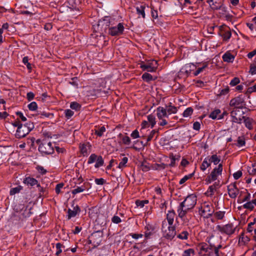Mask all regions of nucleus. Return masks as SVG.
I'll use <instances>...</instances> for the list:
<instances>
[{
  "label": "nucleus",
  "mask_w": 256,
  "mask_h": 256,
  "mask_svg": "<svg viewBox=\"0 0 256 256\" xmlns=\"http://www.w3.org/2000/svg\"><path fill=\"white\" fill-rule=\"evenodd\" d=\"M196 201V195L192 194L188 196L178 208L177 212L178 216L182 220L188 212L194 207Z\"/></svg>",
  "instance_id": "1"
},
{
  "label": "nucleus",
  "mask_w": 256,
  "mask_h": 256,
  "mask_svg": "<svg viewBox=\"0 0 256 256\" xmlns=\"http://www.w3.org/2000/svg\"><path fill=\"white\" fill-rule=\"evenodd\" d=\"M34 128L33 122L28 121L24 124H22L20 126L17 128L16 133V137L18 138H21L25 137Z\"/></svg>",
  "instance_id": "2"
},
{
  "label": "nucleus",
  "mask_w": 256,
  "mask_h": 256,
  "mask_svg": "<svg viewBox=\"0 0 256 256\" xmlns=\"http://www.w3.org/2000/svg\"><path fill=\"white\" fill-rule=\"evenodd\" d=\"M162 230L163 236L170 240H172L176 234L175 227L169 225L167 227V223L166 221H163L162 225Z\"/></svg>",
  "instance_id": "3"
},
{
  "label": "nucleus",
  "mask_w": 256,
  "mask_h": 256,
  "mask_svg": "<svg viewBox=\"0 0 256 256\" xmlns=\"http://www.w3.org/2000/svg\"><path fill=\"white\" fill-rule=\"evenodd\" d=\"M200 210L202 212L201 215L206 218L211 217L214 212L213 204L210 202H204L200 208L199 211Z\"/></svg>",
  "instance_id": "4"
},
{
  "label": "nucleus",
  "mask_w": 256,
  "mask_h": 256,
  "mask_svg": "<svg viewBox=\"0 0 256 256\" xmlns=\"http://www.w3.org/2000/svg\"><path fill=\"white\" fill-rule=\"evenodd\" d=\"M222 164H220L218 167L215 168L206 178V182L207 184H210L212 182L218 179V176L222 174Z\"/></svg>",
  "instance_id": "5"
},
{
  "label": "nucleus",
  "mask_w": 256,
  "mask_h": 256,
  "mask_svg": "<svg viewBox=\"0 0 256 256\" xmlns=\"http://www.w3.org/2000/svg\"><path fill=\"white\" fill-rule=\"evenodd\" d=\"M229 104L230 106H234L235 108H244L245 106L244 96L243 94H240L232 98L230 100Z\"/></svg>",
  "instance_id": "6"
},
{
  "label": "nucleus",
  "mask_w": 256,
  "mask_h": 256,
  "mask_svg": "<svg viewBox=\"0 0 256 256\" xmlns=\"http://www.w3.org/2000/svg\"><path fill=\"white\" fill-rule=\"evenodd\" d=\"M216 228L222 234L230 236L234 232L236 227H234V224L230 223L228 224L222 226L220 225H218L216 226Z\"/></svg>",
  "instance_id": "7"
},
{
  "label": "nucleus",
  "mask_w": 256,
  "mask_h": 256,
  "mask_svg": "<svg viewBox=\"0 0 256 256\" xmlns=\"http://www.w3.org/2000/svg\"><path fill=\"white\" fill-rule=\"evenodd\" d=\"M38 150L42 154H50L54 152V148L50 142H44L38 147Z\"/></svg>",
  "instance_id": "8"
},
{
  "label": "nucleus",
  "mask_w": 256,
  "mask_h": 256,
  "mask_svg": "<svg viewBox=\"0 0 256 256\" xmlns=\"http://www.w3.org/2000/svg\"><path fill=\"white\" fill-rule=\"evenodd\" d=\"M102 236V232L100 230L93 232L89 237L90 244H92L94 246H98L101 242Z\"/></svg>",
  "instance_id": "9"
},
{
  "label": "nucleus",
  "mask_w": 256,
  "mask_h": 256,
  "mask_svg": "<svg viewBox=\"0 0 256 256\" xmlns=\"http://www.w3.org/2000/svg\"><path fill=\"white\" fill-rule=\"evenodd\" d=\"M140 68L148 72H155L158 68V62L156 60H150L146 64H141Z\"/></svg>",
  "instance_id": "10"
},
{
  "label": "nucleus",
  "mask_w": 256,
  "mask_h": 256,
  "mask_svg": "<svg viewBox=\"0 0 256 256\" xmlns=\"http://www.w3.org/2000/svg\"><path fill=\"white\" fill-rule=\"evenodd\" d=\"M124 30V27L122 23H119L117 26H112L108 28V34L112 36H116L122 34Z\"/></svg>",
  "instance_id": "11"
},
{
  "label": "nucleus",
  "mask_w": 256,
  "mask_h": 256,
  "mask_svg": "<svg viewBox=\"0 0 256 256\" xmlns=\"http://www.w3.org/2000/svg\"><path fill=\"white\" fill-rule=\"evenodd\" d=\"M218 34L222 38L224 41H228L232 36V32L229 28L226 26H221Z\"/></svg>",
  "instance_id": "12"
},
{
  "label": "nucleus",
  "mask_w": 256,
  "mask_h": 256,
  "mask_svg": "<svg viewBox=\"0 0 256 256\" xmlns=\"http://www.w3.org/2000/svg\"><path fill=\"white\" fill-rule=\"evenodd\" d=\"M228 194L232 198H235L239 192V190L236 186V182L228 185Z\"/></svg>",
  "instance_id": "13"
},
{
  "label": "nucleus",
  "mask_w": 256,
  "mask_h": 256,
  "mask_svg": "<svg viewBox=\"0 0 256 256\" xmlns=\"http://www.w3.org/2000/svg\"><path fill=\"white\" fill-rule=\"evenodd\" d=\"M224 0H221L214 2H211L210 3V5L212 9L214 10H220L222 11V14H223L224 12H226V8L224 6Z\"/></svg>",
  "instance_id": "14"
},
{
  "label": "nucleus",
  "mask_w": 256,
  "mask_h": 256,
  "mask_svg": "<svg viewBox=\"0 0 256 256\" xmlns=\"http://www.w3.org/2000/svg\"><path fill=\"white\" fill-rule=\"evenodd\" d=\"M80 212V208L78 206L76 205L73 206V210L68 208V210L67 218L70 220L72 218L75 217Z\"/></svg>",
  "instance_id": "15"
},
{
  "label": "nucleus",
  "mask_w": 256,
  "mask_h": 256,
  "mask_svg": "<svg viewBox=\"0 0 256 256\" xmlns=\"http://www.w3.org/2000/svg\"><path fill=\"white\" fill-rule=\"evenodd\" d=\"M166 108L163 107L158 106L156 108V116L158 119H162L164 117L168 118Z\"/></svg>",
  "instance_id": "16"
},
{
  "label": "nucleus",
  "mask_w": 256,
  "mask_h": 256,
  "mask_svg": "<svg viewBox=\"0 0 256 256\" xmlns=\"http://www.w3.org/2000/svg\"><path fill=\"white\" fill-rule=\"evenodd\" d=\"M144 228L146 230V232L144 234L145 237L146 238H150V236H152L154 233V226L150 224H146Z\"/></svg>",
  "instance_id": "17"
},
{
  "label": "nucleus",
  "mask_w": 256,
  "mask_h": 256,
  "mask_svg": "<svg viewBox=\"0 0 256 256\" xmlns=\"http://www.w3.org/2000/svg\"><path fill=\"white\" fill-rule=\"evenodd\" d=\"M242 118H244V123L245 126L248 130H250L253 128V123L254 122L252 118H250L249 117H246L244 116H242Z\"/></svg>",
  "instance_id": "18"
},
{
  "label": "nucleus",
  "mask_w": 256,
  "mask_h": 256,
  "mask_svg": "<svg viewBox=\"0 0 256 256\" xmlns=\"http://www.w3.org/2000/svg\"><path fill=\"white\" fill-rule=\"evenodd\" d=\"M23 182L27 186H34L36 185L38 182L36 179L28 176L24 180Z\"/></svg>",
  "instance_id": "19"
},
{
  "label": "nucleus",
  "mask_w": 256,
  "mask_h": 256,
  "mask_svg": "<svg viewBox=\"0 0 256 256\" xmlns=\"http://www.w3.org/2000/svg\"><path fill=\"white\" fill-rule=\"evenodd\" d=\"M220 187L219 181L215 182L212 185L209 186L206 193L209 194V196H212L214 194V192Z\"/></svg>",
  "instance_id": "20"
},
{
  "label": "nucleus",
  "mask_w": 256,
  "mask_h": 256,
  "mask_svg": "<svg viewBox=\"0 0 256 256\" xmlns=\"http://www.w3.org/2000/svg\"><path fill=\"white\" fill-rule=\"evenodd\" d=\"M234 59V56L228 52H226L222 56V60L227 62H232Z\"/></svg>",
  "instance_id": "21"
},
{
  "label": "nucleus",
  "mask_w": 256,
  "mask_h": 256,
  "mask_svg": "<svg viewBox=\"0 0 256 256\" xmlns=\"http://www.w3.org/2000/svg\"><path fill=\"white\" fill-rule=\"evenodd\" d=\"M175 215L176 214L174 210H172V211H168V213L166 214V219L169 225H172Z\"/></svg>",
  "instance_id": "22"
},
{
  "label": "nucleus",
  "mask_w": 256,
  "mask_h": 256,
  "mask_svg": "<svg viewBox=\"0 0 256 256\" xmlns=\"http://www.w3.org/2000/svg\"><path fill=\"white\" fill-rule=\"evenodd\" d=\"M190 67L189 65H186L180 70V74H184L186 77H188L191 71Z\"/></svg>",
  "instance_id": "23"
},
{
  "label": "nucleus",
  "mask_w": 256,
  "mask_h": 256,
  "mask_svg": "<svg viewBox=\"0 0 256 256\" xmlns=\"http://www.w3.org/2000/svg\"><path fill=\"white\" fill-rule=\"evenodd\" d=\"M142 80L146 82H150L152 80H156V77L154 78L148 72H144L142 75Z\"/></svg>",
  "instance_id": "24"
},
{
  "label": "nucleus",
  "mask_w": 256,
  "mask_h": 256,
  "mask_svg": "<svg viewBox=\"0 0 256 256\" xmlns=\"http://www.w3.org/2000/svg\"><path fill=\"white\" fill-rule=\"evenodd\" d=\"M146 6L145 5H140V6H136V13L138 16H142V18H145V10Z\"/></svg>",
  "instance_id": "25"
},
{
  "label": "nucleus",
  "mask_w": 256,
  "mask_h": 256,
  "mask_svg": "<svg viewBox=\"0 0 256 256\" xmlns=\"http://www.w3.org/2000/svg\"><path fill=\"white\" fill-rule=\"evenodd\" d=\"M208 160L210 163L212 162L214 164L216 165L220 162V156H218L216 154H213L210 158H208Z\"/></svg>",
  "instance_id": "26"
},
{
  "label": "nucleus",
  "mask_w": 256,
  "mask_h": 256,
  "mask_svg": "<svg viewBox=\"0 0 256 256\" xmlns=\"http://www.w3.org/2000/svg\"><path fill=\"white\" fill-rule=\"evenodd\" d=\"M90 145L88 142H86L85 144H80V148L81 153L83 155L86 154H88V148H90Z\"/></svg>",
  "instance_id": "27"
},
{
  "label": "nucleus",
  "mask_w": 256,
  "mask_h": 256,
  "mask_svg": "<svg viewBox=\"0 0 256 256\" xmlns=\"http://www.w3.org/2000/svg\"><path fill=\"white\" fill-rule=\"evenodd\" d=\"M167 112L170 114H176L178 111L177 108L175 106H172V103L170 102L168 105L166 106Z\"/></svg>",
  "instance_id": "28"
},
{
  "label": "nucleus",
  "mask_w": 256,
  "mask_h": 256,
  "mask_svg": "<svg viewBox=\"0 0 256 256\" xmlns=\"http://www.w3.org/2000/svg\"><path fill=\"white\" fill-rule=\"evenodd\" d=\"M250 240V238L247 236H245L244 233L242 232L239 238V243L242 242L244 244H248Z\"/></svg>",
  "instance_id": "29"
},
{
  "label": "nucleus",
  "mask_w": 256,
  "mask_h": 256,
  "mask_svg": "<svg viewBox=\"0 0 256 256\" xmlns=\"http://www.w3.org/2000/svg\"><path fill=\"white\" fill-rule=\"evenodd\" d=\"M210 166V163L208 162V158H206L204 159L200 166V170L202 171H204L208 167Z\"/></svg>",
  "instance_id": "30"
},
{
  "label": "nucleus",
  "mask_w": 256,
  "mask_h": 256,
  "mask_svg": "<svg viewBox=\"0 0 256 256\" xmlns=\"http://www.w3.org/2000/svg\"><path fill=\"white\" fill-rule=\"evenodd\" d=\"M225 213L224 211H218L216 212H214L213 214L216 220H222L224 218Z\"/></svg>",
  "instance_id": "31"
},
{
  "label": "nucleus",
  "mask_w": 256,
  "mask_h": 256,
  "mask_svg": "<svg viewBox=\"0 0 256 256\" xmlns=\"http://www.w3.org/2000/svg\"><path fill=\"white\" fill-rule=\"evenodd\" d=\"M234 144L238 147L245 146L246 142L244 136H239L236 140V143Z\"/></svg>",
  "instance_id": "32"
},
{
  "label": "nucleus",
  "mask_w": 256,
  "mask_h": 256,
  "mask_svg": "<svg viewBox=\"0 0 256 256\" xmlns=\"http://www.w3.org/2000/svg\"><path fill=\"white\" fill-rule=\"evenodd\" d=\"M220 110L219 109L216 110L212 112L209 115V118L214 120L216 118L218 119V116L220 115Z\"/></svg>",
  "instance_id": "33"
},
{
  "label": "nucleus",
  "mask_w": 256,
  "mask_h": 256,
  "mask_svg": "<svg viewBox=\"0 0 256 256\" xmlns=\"http://www.w3.org/2000/svg\"><path fill=\"white\" fill-rule=\"evenodd\" d=\"M96 163L94 165V167L96 168H98L102 166H103L104 164V160H103L102 157L101 156H98V158L96 160Z\"/></svg>",
  "instance_id": "34"
},
{
  "label": "nucleus",
  "mask_w": 256,
  "mask_h": 256,
  "mask_svg": "<svg viewBox=\"0 0 256 256\" xmlns=\"http://www.w3.org/2000/svg\"><path fill=\"white\" fill-rule=\"evenodd\" d=\"M81 105L77 102H72L70 104V108L76 111L80 110L81 108Z\"/></svg>",
  "instance_id": "35"
},
{
  "label": "nucleus",
  "mask_w": 256,
  "mask_h": 256,
  "mask_svg": "<svg viewBox=\"0 0 256 256\" xmlns=\"http://www.w3.org/2000/svg\"><path fill=\"white\" fill-rule=\"evenodd\" d=\"M188 232L187 231H183L177 236V238L180 240H186L188 238Z\"/></svg>",
  "instance_id": "36"
},
{
  "label": "nucleus",
  "mask_w": 256,
  "mask_h": 256,
  "mask_svg": "<svg viewBox=\"0 0 256 256\" xmlns=\"http://www.w3.org/2000/svg\"><path fill=\"white\" fill-rule=\"evenodd\" d=\"M128 158L126 157H124L121 162L119 163L118 168L122 169L126 166V164L128 162Z\"/></svg>",
  "instance_id": "37"
},
{
  "label": "nucleus",
  "mask_w": 256,
  "mask_h": 256,
  "mask_svg": "<svg viewBox=\"0 0 256 256\" xmlns=\"http://www.w3.org/2000/svg\"><path fill=\"white\" fill-rule=\"evenodd\" d=\"M22 189V187L20 186L12 188L10 190V194L12 196L18 193Z\"/></svg>",
  "instance_id": "38"
},
{
  "label": "nucleus",
  "mask_w": 256,
  "mask_h": 256,
  "mask_svg": "<svg viewBox=\"0 0 256 256\" xmlns=\"http://www.w3.org/2000/svg\"><path fill=\"white\" fill-rule=\"evenodd\" d=\"M193 109L191 107L188 108L183 112L184 117H188L192 114Z\"/></svg>",
  "instance_id": "39"
},
{
  "label": "nucleus",
  "mask_w": 256,
  "mask_h": 256,
  "mask_svg": "<svg viewBox=\"0 0 256 256\" xmlns=\"http://www.w3.org/2000/svg\"><path fill=\"white\" fill-rule=\"evenodd\" d=\"M148 122L151 124V127L152 128L156 123L155 116L152 114L148 115Z\"/></svg>",
  "instance_id": "40"
},
{
  "label": "nucleus",
  "mask_w": 256,
  "mask_h": 256,
  "mask_svg": "<svg viewBox=\"0 0 256 256\" xmlns=\"http://www.w3.org/2000/svg\"><path fill=\"white\" fill-rule=\"evenodd\" d=\"M148 203V200H136V204L137 206H139L140 208H143L145 204H147Z\"/></svg>",
  "instance_id": "41"
},
{
  "label": "nucleus",
  "mask_w": 256,
  "mask_h": 256,
  "mask_svg": "<svg viewBox=\"0 0 256 256\" xmlns=\"http://www.w3.org/2000/svg\"><path fill=\"white\" fill-rule=\"evenodd\" d=\"M105 131V127L104 126H102L98 129L96 130L95 134L98 136H102Z\"/></svg>",
  "instance_id": "42"
},
{
  "label": "nucleus",
  "mask_w": 256,
  "mask_h": 256,
  "mask_svg": "<svg viewBox=\"0 0 256 256\" xmlns=\"http://www.w3.org/2000/svg\"><path fill=\"white\" fill-rule=\"evenodd\" d=\"M23 63L26 66L27 68L30 72L32 68V65L28 62V56H24L22 59Z\"/></svg>",
  "instance_id": "43"
},
{
  "label": "nucleus",
  "mask_w": 256,
  "mask_h": 256,
  "mask_svg": "<svg viewBox=\"0 0 256 256\" xmlns=\"http://www.w3.org/2000/svg\"><path fill=\"white\" fill-rule=\"evenodd\" d=\"M194 173L193 172V173H192L188 175L185 176L183 178H182L180 180L179 184H184L186 180H188L190 178L194 176Z\"/></svg>",
  "instance_id": "44"
},
{
  "label": "nucleus",
  "mask_w": 256,
  "mask_h": 256,
  "mask_svg": "<svg viewBox=\"0 0 256 256\" xmlns=\"http://www.w3.org/2000/svg\"><path fill=\"white\" fill-rule=\"evenodd\" d=\"M98 156L94 154H92L88 160V164H91L94 163V162L96 161V158H98Z\"/></svg>",
  "instance_id": "45"
},
{
  "label": "nucleus",
  "mask_w": 256,
  "mask_h": 256,
  "mask_svg": "<svg viewBox=\"0 0 256 256\" xmlns=\"http://www.w3.org/2000/svg\"><path fill=\"white\" fill-rule=\"evenodd\" d=\"M16 115L18 116L17 118V120H22V122H26V118L24 116L23 114L20 112H17L16 113Z\"/></svg>",
  "instance_id": "46"
},
{
  "label": "nucleus",
  "mask_w": 256,
  "mask_h": 256,
  "mask_svg": "<svg viewBox=\"0 0 256 256\" xmlns=\"http://www.w3.org/2000/svg\"><path fill=\"white\" fill-rule=\"evenodd\" d=\"M243 207L244 208L250 210H253L254 208V206L252 202V201L248 202L244 204L243 205Z\"/></svg>",
  "instance_id": "47"
},
{
  "label": "nucleus",
  "mask_w": 256,
  "mask_h": 256,
  "mask_svg": "<svg viewBox=\"0 0 256 256\" xmlns=\"http://www.w3.org/2000/svg\"><path fill=\"white\" fill-rule=\"evenodd\" d=\"M191 254H194V250L192 248H189L188 250H185L182 256H190Z\"/></svg>",
  "instance_id": "48"
},
{
  "label": "nucleus",
  "mask_w": 256,
  "mask_h": 256,
  "mask_svg": "<svg viewBox=\"0 0 256 256\" xmlns=\"http://www.w3.org/2000/svg\"><path fill=\"white\" fill-rule=\"evenodd\" d=\"M240 82V80L238 77H234L230 82V85L234 86L238 84Z\"/></svg>",
  "instance_id": "49"
},
{
  "label": "nucleus",
  "mask_w": 256,
  "mask_h": 256,
  "mask_svg": "<svg viewBox=\"0 0 256 256\" xmlns=\"http://www.w3.org/2000/svg\"><path fill=\"white\" fill-rule=\"evenodd\" d=\"M240 108H235L234 107V109L230 112V116L232 117V119L235 118H237V114L238 112H240Z\"/></svg>",
  "instance_id": "50"
},
{
  "label": "nucleus",
  "mask_w": 256,
  "mask_h": 256,
  "mask_svg": "<svg viewBox=\"0 0 256 256\" xmlns=\"http://www.w3.org/2000/svg\"><path fill=\"white\" fill-rule=\"evenodd\" d=\"M28 107L30 110L34 111L37 109L38 106L36 102H32L28 105Z\"/></svg>",
  "instance_id": "51"
},
{
  "label": "nucleus",
  "mask_w": 256,
  "mask_h": 256,
  "mask_svg": "<svg viewBox=\"0 0 256 256\" xmlns=\"http://www.w3.org/2000/svg\"><path fill=\"white\" fill-rule=\"evenodd\" d=\"M85 190V188L82 186H78L76 188L73 190L72 192L73 194H76L78 193L81 192H84Z\"/></svg>",
  "instance_id": "52"
},
{
  "label": "nucleus",
  "mask_w": 256,
  "mask_h": 256,
  "mask_svg": "<svg viewBox=\"0 0 256 256\" xmlns=\"http://www.w3.org/2000/svg\"><path fill=\"white\" fill-rule=\"evenodd\" d=\"M207 66L208 64L206 63L204 64L202 68H199L197 69V70L194 72V75L195 76H198L199 74L202 72L203 71V70Z\"/></svg>",
  "instance_id": "53"
},
{
  "label": "nucleus",
  "mask_w": 256,
  "mask_h": 256,
  "mask_svg": "<svg viewBox=\"0 0 256 256\" xmlns=\"http://www.w3.org/2000/svg\"><path fill=\"white\" fill-rule=\"evenodd\" d=\"M158 130H152L150 134H149V136H148V138H147V140H146V142L150 141L152 138H154V135L156 134V133H158Z\"/></svg>",
  "instance_id": "54"
},
{
  "label": "nucleus",
  "mask_w": 256,
  "mask_h": 256,
  "mask_svg": "<svg viewBox=\"0 0 256 256\" xmlns=\"http://www.w3.org/2000/svg\"><path fill=\"white\" fill-rule=\"evenodd\" d=\"M78 78L74 77L71 78L69 84L78 88Z\"/></svg>",
  "instance_id": "55"
},
{
  "label": "nucleus",
  "mask_w": 256,
  "mask_h": 256,
  "mask_svg": "<svg viewBox=\"0 0 256 256\" xmlns=\"http://www.w3.org/2000/svg\"><path fill=\"white\" fill-rule=\"evenodd\" d=\"M256 222V218H254V220L253 222H251L248 224V228H247V232H252L253 230V228H252V226Z\"/></svg>",
  "instance_id": "56"
},
{
  "label": "nucleus",
  "mask_w": 256,
  "mask_h": 256,
  "mask_svg": "<svg viewBox=\"0 0 256 256\" xmlns=\"http://www.w3.org/2000/svg\"><path fill=\"white\" fill-rule=\"evenodd\" d=\"M62 246V244L60 243H57L56 244V247L57 249V251L56 253V254L57 256H60V254L62 252V250H61V248Z\"/></svg>",
  "instance_id": "57"
},
{
  "label": "nucleus",
  "mask_w": 256,
  "mask_h": 256,
  "mask_svg": "<svg viewBox=\"0 0 256 256\" xmlns=\"http://www.w3.org/2000/svg\"><path fill=\"white\" fill-rule=\"evenodd\" d=\"M112 222L114 224H118L122 222V220L119 216H114L112 218Z\"/></svg>",
  "instance_id": "58"
},
{
  "label": "nucleus",
  "mask_w": 256,
  "mask_h": 256,
  "mask_svg": "<svg viewBox=\"0 0 256 256\" xmlns=\"http://www.w3.org/2000/svg\"><path fill=\"white\" fill-rule=\"evenodd\" d=\"M122 142L126 145H129L130 143V139L128 136H123L122 138Z\"/></svg>",
  "instance_id": "59"
},
{
  "label": "nucleus",
  "mask_w": 256,
  "mask_h": 256,
  "mask_svg": "<svg viewBox=\"0 0 256 256\" xmlns=\"http://www.w3.org/2000/svg\"><path fill=\"white\" fill-rule=\"evenodd\" d=\"M74 112L68 109L65 110L66 117L68 118H70L74 115Z\"/></svg>",
  "instance_id": "60"
},
{
  "label": "nucleus",
  "mask_w": 256,
  "mask_h": 256,
  "mask_svg": "<svg viewBox=\"0 0 256 256\" xmlns=\"http://www.w3.org/2000/svg\"><path fill=\"white\" fill-rule=\"evenodd\" d=\"M64 184L63 183L58 184L55 188L56 192L57 194H58L60 192V189L63 188Z\"/></svg>",
  "instance_id": "61"
},
{
  "label": "nucleus",
  "mask_w": 256,
  "mask_h": 256,
  "mask_svg": "<svg viewBox=\"0 0 256 256\" xmlns=\"http://www.w3.org/2000/svg\"><path fill=\"white\" fill-rule=\"evenodd\" d=\"M130 136L132 138H136L140 137L139 132L137 130H134L131 134Z\"/></svg>",
  "instance_id": "62"
},
{
  "label": "nucleus",
  "mask_w": 256,
  "mask_h": 256,
  "mask_svg": "<svg viewBox=\"0 0 256 256\" xmlns=\"http://www.w3.org/2000/svg\"><path fill=\"white\" fill-rule=\"evenodd\" d=\"M94 181H95L96 184L98 185H102L106 183L105 180H104L102 178H96Z\"/></svg>",
  "instance_id": "63"
},
{
  "label": "nucleus",
  "mask_w": 256,
  "mask_h": 256,
  "mask_svg": "<svg viewBox=\"0 0 256 256\" xmlns=\"http://www.w3.org/2000/svg\"><path fill=\"white\" fill-rule=\"evenodd\" d=\"M250 72L252 75L256 74V66H254L252 64H250Z\"/></svg>",
  "instance_id": "64"
}]
</instances>
